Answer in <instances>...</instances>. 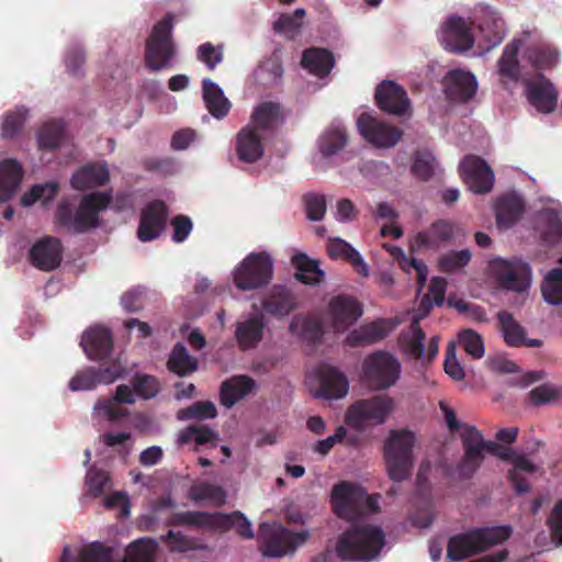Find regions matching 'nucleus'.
I'll return each mask as SVG.
<instances>
[{"instance_id": "nucleus-35", "label": "nucleus", "mask_w": 562, "mask_h": 562, "mask_svg": "<svg viewBox=\"0 0 562 562\" xmlns=\"http://www.w3.org/2000/svg\"><path fill=\"white\" fill-rule=\"evenodd\" d=\"M23 177L22 166L15 159L0 161V202L9 201Z\"/></svg>"}, {"instance_id": "nucleus-44", "label": "nucleus", "mask_w": 562, "mask_h": 562, "mask_svg": "<svg viewBox=\"0 0 562 562\" xmlns=\"http://www.w3.org/2000/svg\"><path fill=\"white\" fill-rule=\"evenodd\" d=\"M168 370L179 376H186L198 370V360L190 356L186 346L181 342L175 345L168 362Z\"/></svg>"}, {"instance_id": "nucleus-30", "label": "nucleus", "mask_w": 562, "mask_h": 562, "mask_svg": "<svg viewBox=\"0 0 562 562\" xmlns=\"http://www.w3.org/2000/svg\"><path fill=\"white\" fill-rule=\"evenodd\" d=\"M256 386L255 380L247 375H236L225 380L220 389L221 404L227 408L247 396Z\"/></svg>"}, {"instance_id": "nucleus-7", "label": "nucleus", "mask_w": 562, "mask_h": 562, "mask_svg": "<svg viewBox=\"0 0 562 562\" xmlns=\"http://www.w3.org/2000/svg\"><path fill=\"white\" fill-rule=\"evenodd\" d=\"M393 406L394 402L387 395L359 400L348 407L345 422L356 430H364L369 426L383 424Z\"/></svg>"}, {"instance_id": "nucleus-45", "label": "nucleus", "mask_w": 562, "mask_h": 562, "mask_svg": "<svg viewBox=\"0 0 562 562\" xmlns=\"http://www.w3.org/2000/svg\"><path fill=\"white\" fill-rule=\"evenodd\" d=\"M188 496L194 502L207 501L215 506H222L226 502L225 490L210 482H199L191 485Z\"/></svg>"}, {"instance_id": "nucleus-13", "label": "nucleus", "mask_w": 562, "mask_h": 562, "mask_svg": "<svg viewBox=\"0 0 562 562\" xmlns=\"http://www.w3.org/2000/svg\"><path fill=\"white\" fill-rule=\"evenodd\" d=\"M492 268L503 289L520 293L530 285L531 268L526 262L497 259Z\"/></svg>"}, {"instance_id": "nucleus-41", "label": "nucleus", "mask_w": 562, "mask_h": 562, "mask_svg": "<svg viewBox=\"0 0 562 562\" xmlns=\"http://www.w3.org/2000/svg\"><path fill=\"white\" fill-rule=\"evenodd\" d=\"M426 335L422 329L418 319H414L407 334H402L400 344L403 352L414 359L424 360Z\"/></svg>"}, {"instance_id": "nucleus-43", "label": "nucleus", "mask_w": 562, "mask_h": 562, "mask_svg": "<svg viewBox=\"0 0 562 562\" xmlns=\"http://www.w3.org/2000/svg\"><path fill=\"white\" fill-rule=\"evenodd\" d=\"M256 81L266 87H277L283 76L282 63L278 55L273 54L263 60L254 72Z\"/></svg>"}, {"instance_id": "nucleus-29", "label": "nucleus", "mask_w": 562, "mask_h": 562, "mask_svg": "<svg viewBox=\"0 0 562 562\" xmlns=\"http://www.w3.org/2000/svg\"><path fill=\"white\" fill-rule=\"evenodd\" d=\"M110 179V171L103 164H88L76 170L71 186L76 190H89L104 186Z\"/></svg>"}, {"instance_id": "nucleus-23", "label": "nucleus", "mask_w": 562, "mask_h": 562, "mask_svg": "<svg viewBox=\"0 0 562 562\" xmlns=\"http://www.w3.org/2000/svg\"><path fill=\"white\" fill-rule=\"evenodd\" d=\"M121 366L113 363L109 367L87 368L78 372L70 381L71 391H87L94 389L98 384H109L121 375Z\"/></svg>"}, {"instance_id": "nucleus-12", "label": "nucleus", "mask_w": 562, "mask_h": 562, "mask_svg": "<svg viewBox=\"0 0 562 562\" xmlns=\"http://www.w3.org/2000/svg\"><path fill=\"white\" fill-rule=\"evenodd\" d=\"M362 487L353 483L342 481L334 485L331 490V505L334 513L341 519L352 521L361 517L360 501Z\"/></svg>"}, {"instance_id": "nucleus-18", "label": "nucleus", "mask_w": 562, "mask_h": 562, "mask_svg": "<svg viewBox=\"0 0 562 562\" xmlns=\"http://www.w3.org/2000/svg\"><path fill=\"white\" fill-rule=\"evenodd\" d=\"M168 209L161 200L148 203L140 213L137 237L140 241H151L165 229Z\"/></svg>"}, {"instance_id": "nucleus-50", "label": "nucleus", "mask_w": 562, "mask_h": 562, "mask_svg": "<svg viewBox=\"0 0 562 562\" xmlns=\"http://www.w3.org/2000/svg\"><path fill=\"white\" fill-rule=\"evenodd\" d=\"M157 542L154 539L142 538L133 541L126 550V562H154Z\"/></svg>"}, {"instance_id": "nucleus-40", "label": "nucleus", "mask_w": 562, "mask_h": 562, "mask_svg": "<svg viewBox=\"0 0 562 562\" xmlns=\"http://www.w3.org/2000/svg\"><path fill=\"white\" fill-rule=\"evenodd\" d=\"M328 256L333 259H345L362 277L369 276V270L361 255L349 243L341 238H331L327 245Z\"/></svg>"}, {"instance_id": "nucleus-16", "label": "nucleus", "mask_w": 562, "mask_h": 562, "mask_svg": "<svg viewBox=\"0 0 562 562\" xmlns=\"http://www.w3.org/2000/svg\"><path fill=\"white\" fill-rule=\"evenodd\" d=\"M443 92L450 101L465 103L477 91V81L473 74L463 69L449 70L442 79Z\"/></svg>"}, {"instance_id": "nucleus-51", "label": "nucleus", "mask_w": 562, "mask_h": 562, "mask_svg": "<svg viewBox=\"0 0 562 562\" xmlns=\"http://www.w3.org/2000/svg\"><path fill=\"white\" fill-rule=\"evenodd\" d=\"M64 124L60 121L44 123L37 133L40 148L55 149L59 147L64 137Z\"/></svg>"}, {"instance_id": "nucleus-36", "label": "nucleus", "mask_w": 562, "mask_h": 562, "mask_svg": "<svg viewBox=\"0 0 562 562\" xmlns=\"http://www.w3.org/2000/svg\"><path fill=\"white\" fill-rule=\"evenodd\" d=\"M521 45L520 40H514L504 47L503 54L497 61L498 75L501 81L506 83L517 82L521 71L518 61V52Z\"/></svg>"}, {"instance_id": "nucleus-47", "label": "nucleus", "mask_w": 562, "mask_h": 562, "mask_svg": "<svg viewBox=\"0 0 562 562\" xmlns=\"http://www.w3.org/2000/svg\"><path fill=\"white\" fill-rule=\"evenodd\" d=\"M280 117V105L273 102L259 104L251 114V126L255 131L273 128Z\"/></svg>"}, {"instance_id": "nucleus-20", "label": "nucleus", "mask_w": 562, "mask_h": 562, "mask_svg": "<svg viewBox=\"0 0 562 562\" xmlns=\"http://www.w3.org/2000/svg\"><path fill=\"white\" fill-rule=\"evenodd\" d=\"M61 241L52 236H45L37 240L30 250L31 263L43 271L57 269L63 260Z\"/></svg>"}, {"instance_id": "nucleus-8", "label": "nucleus", "mask_w": 562, "mask_h": 562, "mask_svg": "<svg viewBox=\"0 0 562 562\" xmlns=\"http://www.w3.org/2000/svg\"><path fill=\"white\" fill-rule=\"evenodd\" d=\"M401 363L386 351L369 355L362 364L363 381L374 391H383L393 386L400 379Z\"/></svg>"}, {"instance_id": "nucleus-2", "label": "nucleus", "mask_w": 562, "mask_h": 562, "mask_svg": "<svg viewBox=\"0 0 562 562\" xmlns=\"http://www.w3.org/2000/svg\"><path fill=\"white\" fill-rule=\"evenodd\" d=\"M512 535L509 526L473 528L452 536L447 544V558L458 562L487 551L507 540Z\"/></svg>"}, {"instance_id": "nucleus-4", "label": "nucleus", "mask_w": 562, "mask_h": 562, "mask_svg": "<svg viewBox=\"0 0 562 562\" xmlns=\"http://www.w3.org/2000/svg\"><path fill=\"white\" fill-rule=\"evenodd\" d=\"M415 436L412 431L392 430L384 445V458L389 476L394 482L411 477L414 465L413 447Z\"/></svg>"}, {"instance_id": "nucleus-37", "label": "nucleus", "mask_w": 562, "mask_h": 562, "mask_svg": "<svg viewBox=\"0 0 562 562\" xmlns=\"http://www.w3.org/2000/svg\"><path fill=\"white\" fill-rule=\"evenodd\" d=\"M294 307V296L282 285H274L262 301L263 311L276 317L288 315Z\"/></svg>"}, {"instance_id": "nucleus-39", "label": "nucleus", "mask_w": 562, "mask_h": 562, "mask_svg": "<svg viewBox=\"0 0 562 562\" xmlns=\"http://www.w3.org/2000/svg\"><path fill=\"white\" fill-rule=\"evenodd\" d=\"M265 323L261 315H254L236 326L235 337L243 350L255 348L262 339Z\"/></svg>"}, {"instance_id": "nucleus-53", "label": "nucleus", "mask_w": 562, "mask_h": 562, "mask_svg": "<svg viewBox=\"0 0 562 562\" xmlns=\"http://www.w3.org/2000/svg\"><path fill=\"white\" fill-rule=\"evenodd\" d=\"M59 190L57 182H46L33 186L21 198V204L23 206H31L35 202L41 201L43 204L54 200Z\"/></svg>"}, {"instance_id": "nucleus-49", "label": "nucleus", "mask_w": 562, "mask_h": 562, "mask_svg": "<svg viewBox=\"0 0 562 562\" xmlns=\"http://www.w3.org/2000/svg\"><path fill=\"white\" fill-rule=\"evenodd\" d=\"M541 292L547 303L551 305L562 304V269L554 268L547 273Z\"/></svg>"}, {"instance_id": "nucleus-26", "label": "nucleus", "mask_w": 562, "mask_h": 562, "mask_svg": "<svg viewBox=\"0 0 562 562\" xmlns=\"http://www.w3.org/2000/svg\"><path fill=\"white\" fill-rule=\"evenodd\" d=\"M394 325L389 319L380 318L353 329L346 337V344L350 347H361L375 344L384 339Z\"/></svg>"}, {"instance_id": "nucleus-48", "label": "nucleus", "mask_w": 562, "mask_h": 562, "mask_svg": "<svg viewBox=\"0 0 562 562\" xmlns=\"http://www.w3.org/2000/svg\"><path fill=\"white\" fill-rule=\"evenodd\" d=\"M217 517L224 518L225 521L222 522L218 520L216 531L224 532L235 528L237 533L245 539H251L254 537L250 521L240 512H233L231 514L218 513Z\"/></svg>"}, {"instance_id": "nucleus-24", "label": "nucleus", "mask_w": 562, "mask_h": 562, "mask_svg": "<svg viewBox=\"0 0 562 562\" xmlns=\"http://www.w3.org/2000/svg\"><path fill=\"white\" fill-rule=\"evenodd\" d=\"M81 346L88 358L102 360L109 357L113 350L112 333L103 326L91 327L83 333Z\"/></svg>"}, {"instance_id": "nucleus-33", "label": "nucleus", "mask_w": 562, "mask_h": 562, "mask_svg": "<svg viewBox=\"0 0 562 562\" xmlns=\"http://www.w3.org/2000/svg\"><path fill=\"white\" fill-rule=\"evenodd\" d=\"M218 513L210 514L206 512H181L173 513L167 520L168 526H189L200 529L216 531V524L225 521L217 517Z\"/></svg>"}, {"instance_id": "nucleus-22", "label": "nucleus", "mask_w": 562, "mask_h": 562, "mask_svg": "<svg viewBox=\"0 0 562 562\" xmlns=\"http://www.w3.org/2000/svg\"><path fill=\"white\" fill-rule=\"evenodd\" d=\"M329 314L334 329L344 331L362 315V306L352 296L337 295L329 302Z\"/></svg>"}, {"instance_id": "nucleus-14", "label": "nucleus", "mask_w": 562, "mask_h": 562, "mask_svg": "<svg viewBox=\"0 0 562 562\" xmlns=\"http://www.w3.org/2000/svg\"><path fill=\"white\" fill-rule=\"evenodd\" d=\"M460 176L474 193H487L492 190L494 175L485 160L477 156L465 157L459 167Z\"/></svg>"}, {"instance_id": "nucleus-34", "label": "nucleus", "mask_w": 562, "mask_h": 562, "mask_svg": "<svg viewBox=\"0 0 562 562\" xmlns=\"http://www.w3.org/2000/svg\"><path fill=\"white\" fill-rule=\"evenodd\" d=\"M202 97L206 109L217 120L224 119L231 109L229 100L223 90L210 78L202 80Z\"/></svg>"}, {"instance_id": "nucleus-54", "label": "nucleus", "mask_w": 562, "mask_h": 562, "mask_svg": "<svg viewBox=\"0 0 562 562\" xmlns=\"http://www.w3.org/2000/svg\"><path fill=\"white\" fill-rule=\"evenodd\" d=\"M305 15L306 11L302 8H297L292 14L281 13L273 22V31L293 38L299 33Z\"/></svg>"}, {"instance_id": "nucleus-55", "label": "nucleus", "mask_w": 562, "mask_h": 562, "mask_svg": "<svg viewBox=\"0 0 562 562\" xmlns=\"http://www.w3.org/2000/svg\"><path fill=\"white\" fill-rule=\"evenodd\" d=\"M525 57L536 69H548L557 64L558 53L549 47L532 45L526 49Z\"/></svg>"}, {"instance_id": "nucleus-42", "label": "nucleus", "mask_w": 562, "mask_h": 562, "mask_svg": "<svg viewBox=\"0 0 562 562\" xmlns=\"http://www.w3.org/2000/svg\"><path fill=\"white\" fill-rule=\"evenodd\" d=\"M348 142L347 131L341 125L333 124L318 138V148L324 157H330L340 151Z\"/></svg>"}, {"instance_id": "nucleus-32", "label": "nucleus", "mask_w": 562, "mask_h": 562, "mask_svg": "<svg viewBox=\"0 0 562 562\" xmlns=\"http://www.w3.org/2000/svg\"><path fill=\"white\" fill-rule=\"evenodd\" d=\"M301 64L311 74L324 78L331 71L335 58L326 48L310 47L303 52Z\"/></svg>"}, {"instance_id": "nucleus-62", "label": "nucleus", "mask_w": 562, "mask_h": 562, "mask_svg": "<svg viewBox=\"0 0 562 562\" xmlns=\"http://www.w3.org/2000/svg\"><path fill=\"white\" fill-rule=\"evenodd\" d=\"M133 390L143 400L155 397L160 391L157 378L149 374H136L132 380Z\"/></svg>"}, {"instance_id": "nucleus-17", "label": "nucleus", "mask_w": 562, "mask_h": 562, "mask_svg": "<svg viewBox=\"0 0 562 562\" xmlns=\"http://www.w3.org/2000/svg\"><path fill=\"white\" fill-rule=\"evenodd\" d=\"M496 318L497 328L506 346L512 348H540L543 346V340L528 338L527 329L514 317L513 313L502 310L497 313Z\"/></svg>"}, {"instance_id": "nucleus-38", "label": "nucleus", "mask_w": 562, "mask_h": 562, "mask_svg": "<svg viewBox=\"0 0 562 562\" xmlns=\"http://www.w3.org/2000/svg\"><path fill=\"white\" fill-rule=\"evenodd\" d=\"M525 204L516 194H506L499 198L495 205L496 223L499 227L513 226L521 216Z\"/></svg>"}, {"instance_id": "nucleus-31", "label": "nucleus", "mask_w": 562, "mask_h": 562, "mask_svg": "<svg viewBox=\"0 0 562 562\" xmlns=\"http://www.w3.org/2000/svg\"><path fill=\"white\" fill-rule=\"evenodd\" d=\"M291 262L296 269L294 278L301 283L314 286L325 281V272L319 268L318 260L299 252L292 257Z\"/></svg>"}, {"instance_id": "nucleus-5", "label": "nucleus", "mask_w": 562, "mask_h": 562, "mask_svg": "<svg viewBox=\"0 0 562 562\" xmlns=\"http://www.w3.org/2000/svg\"><path fill=\"white\" fill-rule=\"evenodd\" d=\"M173 16L167 13L157 22L145 44L144 60L151 71L170 68L176 55V46L172 41Z\"/></svg>"}, {"instance_id": "nucleus-46", "label": "nucleus", "mask_w": 562, "mask_h": 562, "mask_svg": "<svg viewBox=\"0 0 562 562\" xmlns=\"http://www.w3.org/2000/svg\"><path fill=\"white\" fill-rule=\"evenodd\" d=\"M290 331L311 344L321 341L324 330L322 323L313 317L295 316L290 324Z\"/></svg>"}, {"instance_id": "nucleus-1", "label": "nucleus", "mask_w": 562, "mask_h": 562, "mask_svg": "<svg viewBox=\"0 0 562 562\" xmlns=\"http://www.w3.org/2000/svg\"><path fill=\"white\" fill-rule=\"evenodd\" d=\"M112 193L91 192L83 195L77 210L68 199H61L55 211V224L71 234H85L101 225L100 213L112 202Z\"/></svg>"}, {"instance_id": "nucleus-21", "label": "nucleus", "mask_w": 562, "mask_h": 562, "mask_svg": "<svg viewBox=\"0 0 562 562\" xmlns=\"http://www.w3.org/2000/svg\"><path fill=\"white\" fill-rule=\"evenodd\" d=\"M319 387L316 392L318 397L325 400H338L347 395L349 381L338 368L323 363L317 368Z\"/></svg>"}, {"instance_id": "nucleus-3", "label": "nucleus", "mask_w": 562, "mask_h": 562, "mask_svg": "<svg viewBox=\"0 0 562 562\" xmlns=\"http://www.w3.org/2000/svg\"><path fill=\"white\" fill-rule=\"evenodd\" d=\"M384 544V532L380 527L356 526L340 535L336 552L344 561H368L379 555Z\"/></svg>"}, {"instance_id": "nucleus-28", "label": "nucleus", "mask_w": 562, "mask_h": 562, "mask_svg": "<svg viewBox=\"0 0 562 562\" xmlns=\"http://www.w3.org/2000/svg\"><path fill=\"white\" fill-rule=\"evenodd\" d=\"M236 154L239 160L247 164L256 162L262 157L263 144L261 136L251 125L243 127L237 133Z\"/></svg>"}, {"instance_id": "nucleus-15", "label": "nucleus", "mask_w": 562, "mask_h": 562, "mask_svg": "<svg viewBox=\"0 0 562 562\" xmlns=\"http://www.w3.org/2000/svg\"><path fill=\"white\" fill-rule=\"evenodd\" d=\"M440 41L443 47L453 53L465 52L473 47L474 37L465 20L450 15L441 25Z\"/></svg>"}, {"instance_id": "nucleus-64", "label": "nucleus", "mask_w": 562, "mask_h": 562, "mask_svg": "<svg viewBox=\"0 0 562 562\" xmlns=\"http://www.w3.org/2000/svg\"><path fill=\"white\" fill-rule=\"evenodd\" d=\"M196 58L205 64L209 70H214L215 67L223 61L224 46H215L210 42L203 43L196 49Z\"/></svg>"}, {"instance_id": "nucleus-56", "label": "nucleus", "mask_w": 562, "mask_h": 562, "mask_svg": "<svg viewBox=\"0 0 562 562\" xmlns=\"http://www.w3.org/2000/svg\"><path fill=\"white\" fill-rule=\"evenodd\" d=\"M541 221L544 225L543 239L549 243H557L562 237V212L547 209L541 213Z\"/></svg>"}, {"instance_id": "nucleus-10", "label": "nucleus", "mask_w": 562, "mask_h": 562, "mask_svg": "<svg viewBox=\"0 0 562 562\" xmlns=\"http://www.w3.org/2000/svg\"><path fill=\"white\" fill-rule=\"evenodd\" d=\"M460 439L463 456L457 464L456 471L459 479L469 480L476 473L485 459L482 453L484 437L475 426L464 424Z\"/></svg>"}, {"instance_id": "nucleus-9", "label": "nucleus", "mask_w": 562, "mask_h": 562, "mask_svg": "<svg viewBox=\"0 0 562 562\" xmlns=\"http://www.w3.org/2000/svg\"><path fill=\"white\" fill-rule=\"evenodd\" d=\"M273 274V260L267 251L249 254L234 270V283L243 291L267 285Z\"/></svg>"}, {"instance_id": "nucleus-61", "label": "nucleus", "mask_w": 562, "mask_h": 562, "mask_svg": "<svg viewBox=\"0 0 562 562\" xmlns=\"http://www.w3.org/2000/svg\"><path fill=\"white\" fill-rule=\"evenodd\" d=\"M459 344L462 346L464 351L474 359L483 358L485 353L484 342L475 330L462 329L459 335Z\"/></svg>"}, {"instance_id": "nucleus-58", "label": "nucleus", "mask_w": 562, "mask_h": 562, "mask_svg": "<svg viewBox=\"0 0 562 562\" xmlns=\"http://www.w3.org/2000/svg\"><path fill=\"white\" fill-rule=\"evenodd\" d=\"M27 116V110L23 106L14 111L7 112L3 116L1 136L3 138H13L20 134Z\"/></svg>"}, {"instance_id": "nucleus-52", "label": "nucleus", "mask_w": 562, "mask_h": 562, "mask_svg": "<svg viewBox=\"0 0 562 562\" xmlns=\"http://www.w3.org/2000/svg\"><path fill=\"white\" fill-rule=\"evenodd\" d=\"M194 441L199 446L210 443L211 447H216L218 441V434L206 426H188L180 432L179 442L189 443Z\"/></svg>"}, {"instance_id": "nucleus-19", "label": "nucleus", "mask_w": 562, "mask_h": 562, "mask_svg": "<svg viewBox=\"0 0 562 562\" xmlns=\"http://www.w3.org/2000/svg\"><path fill=\"white\" fill-rule=\"evenodd\" d=\"M378 106L390 114L402 116L409 110V99L403 87L392 80L382 81L375 90Z\"/></svg>"}, {"instance_id": "nucleus-63", "label": "nucleus", "mask_w": 562, "mask_h": 562, "mask_svg": "<svg viewBox=\"0 0 562 562\" xmlns=\"http://www.w3.org/2000/svg\"><path fill=\"white\" fill-rule=\"evenodd\" d=\"M88 494L92 497H99L104 494L110 483V475L106 471L91 468L88 470L85 479Z\"/></svg>"}, {"instance_id": "nucleus-60", "label": "nucleus", "mask_w": 562, "mask_h": 562, "mask_svg": "<svg viewBox=\"0 0 562 562\" xmlns=\"http://www.w3.org/2000/svg\"><path fill=\"white\" fill-rule=\"evenodd\" d=\"M411 170L419 180H429L435 170V157L427 150H417L414 155Z\"/></svg>"}, {"instance_id": "nucleus-6", "label": "nucleus", "mask_w": 562, "mask_h": 562, "mask_svg": "<svg viewBox=\"0 0 562 562\" xmlns=\"http://www.w3.org/2000/svg\"><path fill=\"white\" fill-rule=\"evenodd\" d=\"M308 537L306 531L291 532L280 522L259 525L258 538L265 557L280 558L293 553Z\"/></svg>"}, {"instance_id": "nucleus-25", "label": "nucleus", "mask_w": 562, "mask_h": 562, "mask_svg": "<svg viewBox=\"0 0 562 562\" xmlns=\"http://www.w3.org/2000/svg\"><path fill=\"white\" fill-rule=\"evenodd\" d=\"M528 102L541 113H551L558 103V91L543 76L526 85Z\"/></svg>"}, {"instance_id": "nucleus-59", "label": "nucleus", "mask_w": 562, "mask_h": 562, "mask_svg": "<svg viewBox=\"0 0 562 562\" xmlns=\"http://www.w3.org/2000/svg\"><path fill=\"white\" fill-rule=\"evenodd\" d=\"M217 415L215 405L210 401L195 402L192 405L180 409L177 414L178 419H209Z\"/></svg>"}, {"instance_id": "nucleus-11", "label": "nucleus", "mask_w": 562, "mask_h": 562, "mask_svg": "<svg viewBox=\"0 0 562 562\" xmlns=\"http://www.w3.org/2000/svg\"><path fill=\"white\" fill-rule=\"evenodd\" d=\"M357 126L361 136L376 147H393L403 135L400 128L379 121L369 113L359 116Z\"/></svg>"}, {"instance_id": "nucleus-27", "label": "nucleus", "mask_w": 562, "mask_h": 562, "mask_svg": "<svg viewBox=\"0 0 562 562\" xmlns=\"http://www.w3.org/2000/svg\"><path fill=\"white\" fill-rule=\"evenodd\" d=\"M454 235V225L447 220L434 222L427 229L414 237V247L417 249H437L440 245L449 243Z\"/></svg>"}, {"instance_id": "nucleus-57", "label": "nucleus", "mask_w": 562, "mask_h": 562, "mask_svg": "<svg viewBox=\"0 0 562 562\" xmlns=\"http://www.w3.org/2000/svg\"><path fill=\"white\" fill-rule=\"evenodd\" d=\"M469 249L451 250L439 258L438 267L445 273H453L465 267L471 260Z\"/></svg>"}]
</instances>
